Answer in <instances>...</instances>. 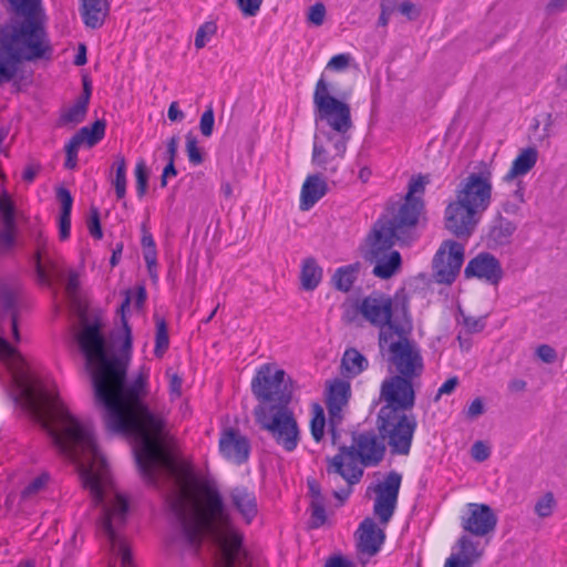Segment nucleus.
I'll return each instance as SVG.
<instances>
[{"instance_id":"680f3d73","label":"nucleus","mask_w":567,"mask_h":567,"mask_svg":"<svg viewBox=\"0 0 567 567\" xmlns=\"http://www.w3.org/2000/svg\"><path fill=\"white\" fill-rule=\"evenodd\" d=\"M567 9V0H549L546 4L547 14H557Z\"/></svg>"},{"instance_id":"2f4dec72","label":"nucleus","mask_w":567,"mask_h":567,"mask_svg":"<svg viewBox=\"0 0 567 567\" xmlns=\"http://www.w3.org/2000/svg\"><path fill=\"white\" fill-rule=\"evenodd\" d=\"M58 198L61 202L59 236L61 240H65L70 236L73 199L70 192L63 187L58 189Z\"/></svg>"},{"instance_id":"0e129e2a","label":"nucleus","mask_w":567,"mask_h":567,"mask_svg":"<svg viewBox=\"0 0 567 567\" xmlns=\"http://www.w3.org/2000/svg\"><path fill=\"white\" fill-rule=\"evenodd\" d=\"M39 171H40L39 164L31 163V164L27 165L22 173V179L27 183L33 182V179L38 175Z\"/></svg>"},{"instance_id":"774afa93","label":"nucleus","mask_w":567,"mask_h":567,"mask_svg":"<svg viewBox=\"0 0 567 567\" xmlns=\"http://www.w3.org/2000/svg\"><path fill=\"white\" fill-rule=\"evenodd\" d=\"M167 116L172 122H179L185 117L184 113L179 110L178 103L176 101L169 104Z\"/></svg>"},{"instance_id":"f257e3e1","label":"nucleus","mask_w":567,"mask_h":567,"mask_svg":"<svg viewBox=\"0 0 567 567\" xmlns=\"http://www.w3.org/2000/svg\"><path fill=\"white\" fill-rule=\"evenodd\" d=\"M131 301V292L126 291L120 307L124 340L118 354L106 343L100 323H90L81 315L82 329L76 339L85 357L95 405L107 430L133 436L136 463L144 478L154 485L162 480L172 485L168 502L178 524L176 546L196 556L205 538L214 553L216 567H251L241 547V535L233 526L217 488L197 481L190 470L171 454L164 408L154 400H146L150 369L141 367L136 375L126 379L132 337L125 310Z\"/></svg>"},{"instance_id":"c9c22d12","label":"nucleus","mask_w":567,"mask_h":567,"mask_svg":"<svg viewBox=\"0 0 567 567\" xmlns=\"http://www.w3.org/2000/svg\"><path fill=\"white\" fill-rule=\"evenodd\" d=\"M87 111V97H79L74 105L66 109L60 118L61 124L81 123Z\"/></svg>"},{"instance_id":"473e14b6","label":"nucleus","mask_w":567,"mask_h":567,"mask_svg":"<svg viewBox=\"0 0 567 567\" xmlns=\"http://www.w3.org/2000/svg\"><path fill=\"white\" fill-rule=\"evenodd\" d=\"M105 121L97 120L91 126L82 127L74 137L81 143L86 144L89 147L99 143L105 134Z\"/></svg>"},{"instance_id":"49530a36","label":"nucleus","mask_w":567,"mask_h":567,"mask_svg":"<svg viewBox=\"0 0 567 567\" xmlns=\"http://www.w3.org/2000/svg\"><path fill=\"white\" fill-rule=\"evenodd\" d=\"M457 321L463 324L466 332L468 333H476L484 329L485 322L483 318H474L466 316L462 310H460V317L457 318Z\"/></svg>"},{"instance_id":"a18cd8bd","label":"nucleus","mask_w":567,"mask_h":567,"mask_svg":"<svg viewBox=\"0 0 567 567\" xmlns=\"http://www.w3.org/2000/svg\"><path fill=\"white\" fill-rule=\"evenodd\" d=\"M327 16L326 7L322 2H317L308 9L307 22L315 27L323 24Z\"/></svg>"},{"instance_id":"5701e85b","label":"nucleus","mask_w":567,"mask_h":567,"mask_svg":"<svg viewBox=\"0 0 567 567\" xmlns=\"http://www.w3.org/2000/svg\"><path fill=\"white\" fill-rule=\"evenodd\" d=\"M481 539L482 538H475L470 534L462 535L457 540L458 551L451 556L472 567L483 557L485 546L488 543V539H486L485 544H483Z\"/></svg>"},{"instance_id":"a878e982","label":"nucleus","mask_w":567,"mask_h":567,"mask_svg":"<svg viewBox=\"0 0 567 567\" xmlns=\"http://www.w3.org/2000/svg\"><path fill=\"white\" fill-rule=\"evenodd\" d=\"M34 264L37 276L42 284L50 285L52 280L61 279L63 276L58 262L51 258L44 246L38 249Z\"/></svg>"},{"instance_id":"37998d69","label":"nucleus","mask_w":567,"mask_h":567,"mask_svg":"<svg viewBox=\"0 0 567 567\" xmlns=\"http://www.w3.org/2000/svg\"><path fill=\"white\" fill-rule=\"evenodd\" d=\"M49 481L48 474H41L33 478L21 492L23 501L31 499L34 495L41 492Z\"/></svg>"},{"instance_id":"1a4fd4ad","label":"nucleus","mask_w":567,"mask_h":567,"mask_svg":"<svg viewBox=\"0 0 567 567\" xmlns=\"http://www.w3.org/2000/svg\"><path fill=\"white\" fill-rule=\"evenodd\" d=\"M257 423L286 452H292L300 441V430L287 404H259L254 411Z\"/></svg>"},{"instance_id":"4d7b16f0","label":"nucleus","mask_w":567,"mask_h":567,"mask_svg":"<svg viewBox=\"0 0 567 567\" xmlns=\"http://www.w3.org/2000/svg\"><path fill=\"white\" fill-rule=\"evenodd\" d=\"M472 457L477 462H483L489 456V449L481 441L473 444L471 450Z\"/></svg>"},{"instance_id":"603ef678","label":"nucleus","mask_w":567,"mask_h":567,"mask_svg":"<svg viewBox=\"0 0 567 567\" xmlns=\"http://www.w3.org/2000/svg\"><path fill=\"white\" fill-rule=\"evenodd\" d=\"M87 228L94 238L101 239L103 236L101 224H100V213L99 209L95 207L91 208V216L87 221Z\"/></svg>"},{"instance_id":"6e6552de","label":"nucleus","mask_w":567,"mask_h":567,"mask_svg":"<svg viewBox=\"0 0 567 567\" xmlns=\"http://www.w3.org/2000/svg\"><path fill=\"white\" fill-rule=\"evenodd\" d=\"M417 422L413 412L399 411L390 406H381L378 413L377 429L382 441L386 442L390 452L408 455Z\"/></svg>"},{"instance_id":"aec40b11","label":"nucleus","mask_w":567,"mask_h":567,"mask_svg":"<svg viewBox=\"0 0 567 567\" xmlns=\"http://www.w3.org/2000/svg\"><path fill=\"white\" fill-rule=\"evenodd\" d=\"M466 277H477L492 285H497L503 277L499 261L491 254L483 252L473 258L465 268Z\"/></svg>"},{"instance_id":"20e7f679","label":"nucleus","mask_w":567,"mask_h":567,"mask_svg":"<svg viewBox=\"0 0 567 567\" xmlns=\"http://www.w3.org/2000/svg\"><path fill=\"white\" fill-rule=\"evenodd\" d=\"M493 167L481 162L474 172L461 179L455 199L445 208V227L457 237H468L492 203Z\"/></svg>"},{"instance_id":"dca6fc26","label":"nucleus","mask_w":567,"mask_h":567,"mask_svg":"<svg viewBox=\"0 0 567 567\" xmlns=\"http://www.w3.org/2000/svg\"><path fill=\"white\" fill-rule=\"evenodd\" d=\"M461 527L475 538L488 539L497 526V515L487 504L468 503L460 517Z\"/></svg>"},{"instance_id":"69168bd1","label":"nucleus","mask_w":567,"mask_h":567,"mask_svg":"<svg viewBox=\"0 0 567 567\" xmlns=\"http://www.w3.org/2000/svg\"><path fill=\"white\" fill-rule=\"evenodd\" d=\"M324 567H354V566L349 559H347L342 556H333V557H330L326 561Z\"/></svg>"},{"instance_id":"4be33fe9","label":"nucleus","mask_w":567,"mask_h":567,"mask_svg":"<svg viewBox=\"0 0 567 567\" xmlns=\"http://www.w3.org/2000/svg\"><path fill=\"white\" fill-rule=\"evenodd\" d=\"M358 549L361 554L372 557L379 553L384 543L385 534L371 518H365L359 527Z\"/></svg>"},{"instance_id":"2eb2a0df","label":"nucleus","mask_w":567,"mask_h":567,"mask_svg":"<svg viewBox=\"0 0 567 567\" xmlns=\"http://www.w3.org/2000/svg\"><path fill=\"white\" fill-rule=\"evenodd\" d=\"M415 381L416 379L394 374L385 378L380 388V400L384 402L383 406L412 412L415 404Z\"/></svg>"},{"instance_id":"f3484780","label":"nucleus","mask_w":567,"mask_h":567,"mask_svg":"<svg viewBox=\"0 0 567 567\" xmlns=\"http://www.w3.org/2000/svg\"><path fill=\"white\" fill-rule=\"evenodd\" d=\"M464 261L462 244L447 240L442 244L433 259L434 278L439 284H452Z\"/></svg>"},{"instance_id":"864d4df0","label":"nucleus","mask_w":567,"mask_h":567,"mask_svg":"<svg viewBox=\"0 0 567 567\" xmlns=\"http://www.w3.org/2000/svg\"><path fill=\"white\" fill-rule=\"evenodd\" d=\"M351 56L347 53H341L332 56L327 64V69L332 71H343L350 64Z\"/></svg>"},{"instance_id":"f03ea898","label":"nucleus","mask_w":567,"mask_h":567,"mask_svg":"<svg viewBox=\"0 0 567 567\" xmlns=\"http://www.w3.org/2000/svg\"><path fill=\"white\" fill-rule=\"evenodd\" d=\"M19 289L0 286V321L10 319L14 341H20L16 305ZM0 333L3 330L0 328ZM0 360L7 365L20 402L51 436L55 447L76 464L83 485L92 501L101 506L99 528L114 555H131L122 535L128 514V502L115 487L107 462L100 451L90 423L73 416L53 388L39 386L31 378L27 362L0 336Z\"/></svg>"},{"instance_id":"f8f14e48","label":"nucleus","mask_w":567,"mask_h":567,"mask_svg":"<svg viewBox=\"0 0 567 567\" xmlns=\"http://www.w3.org/2000/svg\"><path fill=\"white\" fill-rule=\"evenodd\" d=\"M350 136L324 133L319 130L313 137L311 162L328 174H336L347 153Z\"/></svg>"},{"instance_id":"052dcab7","label":"nucleus","mask_w":567,"mask_h":567,"mask_svg":"<svg viewBox=\"0 0 567 567\" xmlns=\"http://www.w3.org/2000/svg\"><path fill=\"white\" fill-rule=\"evenodd\" d=\"M458 379L456 377H452L447 379L439 389L437 394L435 396V401H437L444 394H451L457 386Z\"/></svg>"},{"instance_id":"4c0bfd02","label":"nucleus","mask_w":567,"mask_h":567,"mask_svg":"<svg viewBox=\"0 0 567 567\" xmlns=\"http://www.w3.org/2000/svg\"><path fill=\"white\" fill-rule=\"evenodd\" d=\"M525 203V187L522 182H517L516 188L509 197L503 203V210L509 215H517Z\"/></svg>"},{"instance_id":"a19ab883","label":"nucleus","mask_w":567,"mask_h":567,"mask_svg":"<svg viewBox=\"0 0 567 567\" xmlns=\"http://www.w3.org/2000/svg\"><path fill=\"white\" fill-rule=\"evenodd\" d=\"M169 344L167 326L164 319L156 320V337H155V349L154 353L157 357H162L167 350Z\"/></svg>"},{"instance_id":"b1692460","label":"nucleus","mask_w":567,"mask_h":567,"mask_svg":"<svg viewBox=\"0 0 567 567\" xmlns=\"http://www.w3.org/2000/svg\"><path fill=\"white\" fill-rule=\"evenodd\" d=\"M231 505L246 523H250L258 513L257 498L252 491L245 486H236L229 494Z\"/></svg>"},{"instance_id":"cd10ccee","label":"nucleus","mask_w":567,"mask_h":567,"mask_svg":"<svg viewBox=\"0 0 567 567\" xmlns=\"http://www.w3.org/2000/svg\"><path fill=\"white\" fill-rule=\"evenodd\" d=\"M538 158V151L535 147H527L519 152L513 161L512 166L504 177L505 182H512L519 176L526 175L535 166Z\"/></svg>"},{"instance_id":"423d86ee","label":"nucleus","mask_w":567,"mask_h":567,"mask_svg":"<svg viewBox=\"0 0 567 567\" xmlns=\"http://www.w3.org/2000/svg\"><path fill=\"white\" fill-rule=\"evenodd\" d=\"M384 452V441H380L374 433L354 435L351 446H339V453L328 458L327 472L329 475L341 476L349 484H355L363 475V470L358 466L357 461L360 460L365 466L377 465L382 461Z\"/></svg>"},{"instance_id":"58836bf2","label":"nucleus","mask_w":567,"mask_h":567,"mask_svg":"<svg viewBox=\"0 0 567 567\" xmlns=\"http://www.w3.org/2000/svg\"><path fill=\"white\" fill-rule=\"evenodd\" d=\"M326 416L323 408L315 403L312 405V417L310 421V431L315 441L320 442L324 435Z\"/></svg>"},{"instance_id":"393cba45","label":"nucleus","mask_w":567,"mask_h":567,"mask_svg":"<svg viewBox=\"0 0 567 567\" xmlns=\"http://www.w3.org/2000/svg\"><path fill=\"white\" fill-rule=\"evenodd\" d=\"M328 190L327 183L319 174L309 175L301 187L300 209L309 210Z\"/></svg>"},{"instance_id":"a211bd4d","label":"nucleus","mask_w":567,"mask_h":567,"mask_svg":"<svg viewBox=\"0 0 567 567\" xmlns=\"http://www.w3.org/2000/svg\"><path fill=\"white\" fill-rule=\"evenodd\" d=\"M351 396V388L348 381L336 379L328 383L326 391V405L329 413V432L332 444H338L337 427L341 424L344 412L348 409Z\"/></svg>"},{"instance_id":"7c9ffc66","label":"nucleus","mask_w":567,"mask_h":567,"mask_svg":"<svg viewBox=\"0 0 567 567\" xmlns=\"http://www.w3.org/2000/svg\"><path fill=\"white\" fill-rule=\"evenodd\" d=\"M322 268L313 257L302 260L300 270V284L303 290H315L322 280Z\"/></svg>"},{"instance_id":"c756f323","label":"nucleus","mask_w":567,"mask_h":567,"mask_svg":"<svg viewBox=\"0 0 567 567\" xmlns=\"http://www.w3.org/2000/svg\"><path fill=\"white\" fill-rule=\"evenodd\" d=\"M517 226L503 216H497L488 231V240L494 247L504 246L511 243Z\"/></svg>"},{"instance_id":"de8ad7c7","label":"nucleus","mask_w":567,"mask_h":567,"mask_svg":"<svg viewBox=\"0 0 567 567\" xmlns=\"http://www.w3.org/2000/svg\"><path fill=\"white\" fill-rule=\"evenodd\" d=\"M311 526L318 528L322 526L326 520L324 501H311Z\"/></svg>"},{"instance_id":"bf43d9fd","label":"nucleus","mask_w":567,"mask_h":567,"mask_svg":"<svg viewBox=\"0 0 567 567\" xmlns=\"http://www.w3.org/2000/svg\"><path fill=\"white\" fill-rule=\"evenodd\" d=\"M79 289V277L74 271H71L65 285V291L69 298L75 299Z\"/></svg>"},{"instance_id":"bb28decb","label":"nucleus","mask_w":567,"mask_h":567,"mask_svg":"<svg viewBox=\"0 0 567 567\" xmlns=\"http://www.w3.org/2000/svg\"><path fill=\"white\" fill-rule=\"evenodd\" d=\"M0 214L3 223V229L0 231V252H6L14 244V212L8 196L0 197Z\"/></svg>"},{"instance_id":"79ce46f5","label":"nucleus","mask_w":567,"mask_h":567,"mask_svg":"<svg viewBox=\"0 0 567 567\" xmlns=\"http://www.w3.org/2000/svg\"><path fill=\"white\" fill-rule=\"evenodd\" d=\"M217 32V24L214 21H207L202 24L195 37L196 49H203L213 35Z\"/></svg>"},{"instance_id":"ddd939ff","label":"nucleus","mask_w":567,"mask_h":567,"mask_svg":"<svg viewBox=\"0 0 567 567\" xmlns=\"http://www.w3.org/2000/svg\"><path fill=\"white\" fill-rule=\"evenodd\" d=\"M427 183L429 178L426 176L419 175L411 178L404 200L389 206L382 217L400 224L401 228L408 227L413 230L419 223L424 206L423 200L416 197L415 194H423Z\"/></svg>"},{"instance_id":"c85d7f7f","label":"nucleus","mask_w":567,"mask_h":567,"mask_svg":"<svg viewBox=\"0 0 567 567\" xmlns=\"http://www.w3.org/2000/svg\"><path fill=\"white\" fill-rule=\"evenodd\" d=\"M109 6L106 0H83L82 17L86 27L100 28L107 14Z\"/></svg>"},{"instance_id":"e2e57ef3","label":"nucleus","mask_w":567,"mask_h":567,"mask_svg":"<svg viewBox=\"0 0 567 567\" xmlns=\"http://www.w3.org/2000/svg\"><path fill=\"white\" fill-rule=\"evenodd\" d=\"M176 175L177 171L175 168V162L167 161V165L164 167L161 176V186L165 187L167 185V179L169 177H175Z\"/></svg>"},{"instance_id":"8fccbe9b","label":"nucleus","mask_w":567,"mask_h":567,"mask_svg":"<svg viewBox=\"0 0 567 567\" xmlns=\"http://www.w3.org/2000/svg\"><path fill=\"white\" fill-rule=\"evenodd\" d=\"M82 144L73 136L65 146L66 159L65 167L73 169L78 162V151Z\"/></svg>"},{"instance_id":"09e8293b","label":"nucleus","mask_w":567,"mask_h":567,"mask_svg":"<svg viewBox=\"0 0 567 567\" xmlns=\"http://www.w3.org/2000/svg\"><path fill=\"white\" fill-rule=\"evenodd\" d=\"M186 152L192 164L199 165L203 163L204 158L202 151L197 145V140L190 134L186 136Z\"/></svg>"},{"instance_id":"412c9836","label":"nucleus","mask_w":567,"mask_h":567,"mask_svg":"<svg viewBox=\"0 0 567 567\" xmlns=\"http://www.w3.org/2000/svg\"><path fill=\"white\" fill-rule=\"evenodd\" d=\"M219 450L228 461L241 464L248 460L250 445L239 431L227 429L219 439Z\"/></svg>"},{"instance_id":"ea45409f","label":"nucleus","mask_w":567,"mask_h":567,"mask_svg":"<svg viewBox=\"0 0 567 567\" xmlns=\"http://www.w3.org/2000/svg\"><path fill=\"white\" fill-rule=\"evenodd\" d=\"M556 506L554 494L548 492L536 501L534 511L539 518H547L553 515Z\"/></svg>"},{"instance_id":"5fc2aeb1","label":"nucleus","mask_w":567,"mask_h":567,"mask_svg":"<svg viewBox=\"0 0 567 567\" xmlns=\"http://www.w3.org/2000/svg\"><path fill=\"white\" fill-rule=\"evenodd\" d=\"M262 0H237V4L244 16L254 17L261 7Z\"/></svg>"},{"instance_id":"338daca9","label":"nucleus","mask_w":567,"mask_h":567,"mask_svg":"<svg viewBox=\"0 0 567 567\" xmlns=\"http://www.w3.org/2000/svg\"><path fill=\"white\" fill-rule=\"evenodd\" d=\"M526 388L527 382L518 378L512 379L507 384V389L511 393H522L526 391Z\"/></svg>"},{"instance_id":"13d9d810","label":"nucleus","mask_w":567,"mask_h":567,"mask_svg":"<svg viewBox=\"0 0 567 567\" xmlns=\"http://www.w3.org/2000/svg\"><path fill=\"white\" fill-rule=\"evenodd\" d=\"M167 375L169 378V392L173 398H179L182 394V379L177 373L167 371Z\"/></svg>"},{"instance_id":"72a5a7b5","label":"nucleus","mask_w":567,"mask_h":567,"mask_svg":"<svg viewBox=\"0 0 567 567\" xmlns=\"http://www.w3.org/2000/svg\"><path fill=\"white\" fill-rule=\"evenodd\" d=\"M359 268V264H353L337 269L332 277L333 286L340 291L348 292L357 279Z\"/></svg>"},{"instance_id":"e433bc0d","label":"nucleus","mask_w":567,"mask_h":567,"mask_svg":"<svg viewBox=\"0 0 567 567\" xmlns=\"http://www.w3.org/2000/svg\"><path fill=\"white\" fill-rule=\"evenodd\" d=\"M115 169V177L112 184L118 199L124 198L126 194V161L123 155L118 154L113 163Z\"/></svg>"},{"instance_id":"3c124183","label":"nucleus","mask_w":567,"mask_h":567,"mask_svg":"<svg viewBox=\"0 0 567 567\" xmlns=\"http://www.w3.org/2000/svg\"><path fill=\"white\" fill-rule=\"evenodd\" d=\"M214 123H215L214 111L212 107H208L202 114L200 122H199L200 133L205 137H209L213 134Z\"/></svg>"},{"instance_id":"39448f33","label":"nucleus","mask_w":567,"mask_h":567,"mask_svg":"<svg viewBox=\"0 0 567 567\" xmlns=\"http://www.w3.org/2000/svg\"><path fill=\"white\" fill-rule=\"evenodd\" d=\"M412 229L400 227V224L380 217L368 238L367 260L374 265L373 275L381 279L392 277L401 266V255L393 250L395 241L406 243L411 239Z\"/></svg>"},{"instance_id":"4468645a","label":"nucleus","mask_w":567,"mask_h":567,"mask_svg":"<svg viewBox=\"0 0 567 567\" xmlns=\"http://www.w3.org/2000/svg\"><path fill=\"white\" fill-rule=\"evenodd\" d=\"M286 373L281 369H274L269 364H264L257 371L251 381V390L260 404L272 405V402L287 404L289 395L286 394L285 385Z\"/></svg>"},{"instance_id":"9d476101","label":"nucleus","mask_w":567,"mask_h":567,"mask_svg":"<svg viewBox=\"0 0 567 567\" xmlns=\"http://www.w3.org/2000/svg\"><path fill=\"white\" fill-rule=\"evenodd\" d=\"M315 122L326 124L329 131L324 133L340 134L350 136L353 127L350 105L334 97L329 90V85L323 78H320L313 92Z\"/></svg>"},{"instance_id":"9b49d317","label":"nucleus","mask_w":567,"mask_h":567,"mask_svg":"<svg viewBox=\"0 0 567 567\" xmlns=\"http://www.w3.org/2000/svg\"><path fill=\"white\" fill-rule=\"evenodd\" d=\"M359 312L372 326L380 329L379 334L390 331L391 336L411 333L409 313L403 308L402 316L394 313L392 299L381 293L365 297L359 305Z\"/></svg>"},{"instance_id":"f704fd0d","label":"nucleus","mask_w":567,"mask_h":567,"mask_svg":"<svg viewBox=\"0 0 567 567\" xmlns=\"http://www.w3.org/2000/svg\"><path fill=\"white\" fill-rule=\"evenodd\" d=\"M342 367L351 375H358L368 367V361L358 350L349 349L342 358Z\"/></svg>"},{"instance_id":"0eeeda50","label":"nucleus","mask_w":567,"mask_h":567,"mask_svg":"<svg viewBox=\"0 0 567 567\" xmlns=\"http://www.w3.org/2000/svg\"><path fill=\"white\" fill-rule=\"evenodd\" d=\"M409 334L391 336L390 331H384L379 334L378 344L392 374L419 380L424 372V361L419 344Z\"/></svg>"},{"instance_id":"6e6d98bb","label":"nucleus","mask_w":567,"mask_h":567,"mask_svg":"<svg viewBox=\"0 0 567 567\" xmlns=\"http://www.w3.org/2000/svg\"><path fill=\"white\" fill-rule=\"evenodd\" d=\"M536 355L545 363H553L557 358L555 349L548 344L537 347Z\"/></svg>"},{"instance_id":"7ed1b4c3","label":"nucleus","mask_w":567,"mask_h":567,"mask_svg":"<svg viewBox=\"0 0 567 567\" xmlns=\"http://www.w3.org/2000/svg\"><path fill=\"white\" fill-rule=\"evenodd\" d=\"M8 1L25 19L0 32V84L16 76L20 61L40 59L49 50L43 25L35 18L40 0Z\"/></svg>"},{"instance_id":"6ab92c4d","label":"nucleus","mask_w":567,"mask_h":567,"mask_svg":"<svg viewBox=\"0 0 567 567\" xmlns=\"http://www.w3.org/2000/svg\"><path fill=\"white\" fill-rule=\"evenodd\" d=\"M402 476L398 472H390L383 482L374 487L375 501L373 506L374 515L380 523L386 525L396 507Z\"/></svg>"},{"instance_id":"c03bdc74","label":"nucleus","mask_w":567,"mask_h":567,"mask_svg":"<svg viewBox=\"0 0 567 567\" xmlns=\"http://www.w3.org/2000/svg\"><path fill=\"white\" fill-rule=\"evenodd\" d=\"M135 178H136V190L140 197H143L147 189V181H148V169L143 159H141L135 167Z\"/></svg>"}]
</instances>
